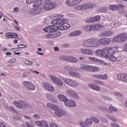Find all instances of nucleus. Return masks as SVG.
<instances>
[{
	"mask_svg": "<svg viewBox=\"0 0 127 127\" xmlns=\"http://www.w3.org/2000/svg\"><path fill=\"white\" fill-rule=\"evenodd\" d=\"M70 25L68 24V23H64L60 25L59 28H60V30H66V29H68Z\"/></svg>",
	"mask_w": 127,
	"mask_h": 127,
	"instance_id": "22",
	"label": "nucleus"
},
{
	"mask_svg": "<svg viewBox=\"0 0 127 127\" xmlns=\"http://www.w3.org/2000/svg\"><path fill=\"white\" fill-rule=\"evenodd\" d=\"M52 0H41L40 3L38 4L37 2L33 3V12L34 14H37L40 13L42 11V7L41 4H43V8L45 10H51L56 7V4L51 2Z\"/></svg>",
	"mask_w": 127,
	"mask_h": 127,
	"instance_id": "2",
	"label": "nucleus"
},
{
	"mask_svg": "<svg viewBox=\"0 0 127 127\" xmlns=\"http://www.w3.org/2000/svg\"><path fill=\"white\" fill-rule=\"evenodd\" d=\"M54 50L55 51H59V48H58V47H56L54 48Z\"/></svg>",
	"mask_w": 127,
	"mask_h": 127,
	"instance_id": "61",
	"label": "nucleus"
},
{
	"mask_svg": "<svg viewBox=\"0 0 127 127\" xmlns=\"http://www.w3.org/2000/svg\"><path fill=\"white\" fill-rule=\"evenodd\" d=\"M24 87L29 90L30 91H33L35 90V86L32 83L29 81H24L23 82Z\"/></svg>",
	"mask_w": 127,
	"mask_h": 127,
	"instance_id": "8",
	"label": "nucleus"
},
{
	"mask_svg": "<svg viewBox=\"0 0 127 127\" xmlns=\"http://www.w3.org/2000/svg\"><path fill=\"white\" fill-rule=\"evenodd\" d=\"M63 81L65 84H67V85H68L71 87H77V86H78V83L73 79L70 78H64Z\"/></svg>",
	"mask_w": 127,
	"mask_h": 127,
	"instance_id": "6",
	"label": "nucleus"
},
{
	"mask_svg": "<svg viewBox=\"0 0 127 127\" xmlns=\"http://www.w3.org/2000/svg\"><path fill=\"white\" fill-rule=\"evenodd\" d=\"M127 40V35L125 33L120 34L113 38V40L117 41V42H124V41H126Z\"/></svg>",
	"mask_w": 127,
	"mask_h": 127,
	"instance_id": "5",
	"label": "nucleus"
},
{
	"mask_svg": "<svg viewBox=\"0 0 127 127\" xmlns=\"http://www.w3.org/2000/svg\"><path fill=\"white\" fill-rule=\"evenodd\" d=\"M5 36L6 37H7V38L14 39V38H17V37H18V35L14 33L7 32L6 33Z\"/></svg>",
	"mask_w": 127,
	"mask_h": 127,
	"instance_id": "21",
	"label": "nucleus"
},
{
	"mask_svg": "<svg viewBox=\"0 0 127 127\" xmlns=\"http://www.w3.org/2000/svg\"><path fill=\"white\" fill-rule=\"evenodd\" d=\"M125 7V5L123 4H120L118 5H110L109 6V8L111 10H117V9H119V8H124Z\"/></svg>",
	"mask_w": 127,
	"mask_h": 127,
	"instance_id": "17",
	"label": "nucleus"
},
{
	"mask_svg": "<svg viewBox=\"0 0 127 127\" xmlns=\"http://www.w3.org/2000/svg\"><path fill=\"white\" fill-rule=\"evenodd\" d=\"M83 0H66V4L69 6H75L77 4L81 3Z\"/></svg>",
	"mask_w": 127,
	"mask_h": 127,
	"instance_id": "9",
	"label": "nucleus"
},
{
	"mask_svg": "<svg viewBox=\"0 0 127 127\" xmlns=\"http://www.w3.org/2000/svg\"><path fill=\"white\" fill-rule=\"evenodd\" d=\"M100 44L102 45H109L111 43V39L110 38H102L100 39Z\"/></svg>",
	"mask_w": 127,
	"mask_h": 127,
	"instance_id": "18",
	"label": "nucleus"
},
{
	"mask_svg": "<svg viewBox=\"0 0 127 127\" xmlns=\"http://www.w3.org/2000/svg\"><path fill=\"white\" fill-rule=\"evenodd\" d=\"M16 49H18L17 48H12L10 49V51H12V52H14L15 51Z\"/></svg>",
	"mask_w": 127,
	"mask_h": 127,
	"instance_id": "63",
	"label": "nucleus"
},
{
	"mask_svg": "<svg viewBox=\"0 0 127 127\" xmlns=\"http://www.w3.org/2000/svg\"><path fill=\"white\" fill-rule=\"evenodd\" d=\"M44 31L46 32H52L51 30V26H49L43 29Z\"/></svg>",
	"mask_w": 127,
	"mask_h": 127,
	"instance_id": "41",
	"label": "nucleus"
},
{
	"mask_svg": "<svg viewBox=\"0 0 127 127\" xmlns=\"http://www.w3.org/2000/svg\"><path fill=\"white\" fill-rule=\"evenodd\" d=\"M8 110H9V111H11V112H13V113H16V111L15 110V109H14L13 108V107H9L8 108Z\"/></svg>",
	"mask_w": 127,
	"mask_h": 127,
	"instance_id": "45",
	"label": "nucleus"
},
{
	"mask_svg": "<svg viewBox=\"0 0 127 127\" xmlns=\"http://www.w3.org/2000/svg\"><path fill=\"white\" fill-rule=\"evenodd\" d=\"M100 20H101V17L95 16L86 20V21L87 23H92V22H97V21H100Z\"/></svg>",
	"mask_w": 127,
	"mask_h": 127,
	"instance_id": "14",
	"label": "nucleus"
},
{
	"mask_svg": "<svg viewBox=\"0 0 127 127\" xmlns=\"http://www.w3.org/2000/svg\"><path fill=\"white\" fill-rule=\"evenodd\" d=\"M80 69H81V70L90 71V65L87 64H81Z\"/></svg>",
	"mask_w": 127,
	"mask_h": 127,
	"instance_id": "35",
	"label": "nucleus"
},
{
	"mask_svg": "<svg viewBox=\"0 0 127 127\" xmlns=\"http://www.w3.org/2000/svg\"><path fill=\"white\" fill-rule=\"evenodd\" d=\"M61 35V32L59 31H55V32H52L46 35L47 38H56L58 36Z\"/></svg>",
	"mask_w": 127,
	"mask_h": 127,
	"instance_id": "7",
	"label": "nucleus"
},
{
	"mask_svg": "<svg viewBox=\"0 0 127 127\" xmlns=\"http://www.w3.org/2000/svg\"><path fill=\"white\" fill-rule=\"evenodd\" d=\"M67 61H68V62H72V63H76V62L78 61V59L74 57L68 56Z\"/></svg>",
	"mask_w": 127,
	"mask_h": 127,
	"instance_id": "31",
	"label": "nucleus"
},
{
	"mask_svg": "<svg viewBox=\"0 0 127 127\" xmlns=\"http://www.w3.org/2000/svg\"><path fill=\"white\" fill-rule=\"evenodd\" d=\"M81 33H82V31H75L69 33L68 35L70 37H72L73 36H78V35H80Z\"/></svg>",
	"mask_w": 127,
	"mask_h": 127,
	"instance_id": "29",
	"label": "nucleus"
},
{
	"mask_svg": "<svg viewBox=\"0 0 127 127\" xmlns=\"http://www.w3.org/2000/svg\"><path fill=\"white\" fill-rule=\"evenodd\" d=\"M51 29L52 32H54L55 31H57V30L59 29V27L56 26V25H54L53 26H51Z\"/></svg>",
	"mask_w": 127,
	"mask_h": 127,
	"instance_id": "38",
	"label": "nucleus"
},
{
	"mask_svg": "<svg viewBox=\"0 0 127 127\" xmlns=\"http://www.w3.org/2000/svg\"><path fill=\"white\" fill-rule=\"evenodd\" d=\"M94 6H95V3H87L76 6L75 7V9L76 10H87V9L93 8Z\"/></svg>",
	"mask_w": 127,
	"mask_h": 127,
	"instance_id": "4",
	"label": "nucleus"
},
{
	"mask_svg": "<svg viewBox=\"0 0 127 127\" xmlns=\"http://www.w3.org/2000/svg\"><path fill=\"white\" fill-rule=\"evenodd\" d=\"M26 3H28V4L32 3L33 2H34V3H35L34 0H26Z\"/></svg>",
	"mask_w": 127,
	"mask_h": 127,
	"instance_id": "48",
	"label": "nucleus"
},
{
	"mask_svg": "<svg viewBox=\"0 0 127 127\" xmlns=\"http://www.w3.org/2000/svg\"><path fill=\"white\" fill-rule=\"evenodd\" d=\"M42 127H49V126H48V124H47V123L44 121V122H43V125H42Z\"/></svg>",
	"mask_w": 127,
	"mask_h": 127,
	"instance_id": "46",
	"label": "nucleus"
},
{
	"mask_svg": "<svg viewBox=\"0 0 127 127\" xmlns=\"http://www.w3.org/2000/svg\"><path fill=\"white\" fill-rule=\"evenodd\" d=\"M114 34V32L112 31H106L105 32H103L102 33V36L109 37L110 36H112L113 34Z\"/></svg>",
	"mask_w": 127,
	"mask_h": 127,
	"instance_id": "25",
	"label": "nucleus"
},
{
	"mask_svg": "<svg viewBox=\"0 0 127 127\" xmlns=\"http://www.w3.org/2000/svg\"><path fill=\"white\" fill-rule=\"evenodd\" d=\"M59 59L60 60H63V61H68V56H60Z\"/></svg>",
	"mask_w": 127,
	"mask_h": 127,
	"instance_id": "39",
	"label": "nucleus"
},
{
	"mask_svg": "<svg viewBox=\"0 0 127 127\" xmlns=\"http://www.w3.org/2000/svg\"><path fill=\"white\" fill-rule=\"evenodd\" d=\"M58 98L60 99L61 101H62V102H64V103L67 101V97L62 94L59 95Z\"/></svg>",
	"mask_w": 127,
	"mask_h": 127,
	"instance_id": "37",
	"label": "nucleus"
},
{
	"mask_svg": "<svg viewBox=\"0 0 127 127\" xmlns=\"http://www.w3.org/2000/svg\"><path fill=\"white\" fill-rule=\"evenodd\" d=\"M67 93L70 96H71V97H73V98H74L75 99H78L79 98V96H78V95L75 92L72 91V90H67Z\"/></svg>",
	"mask_w": 127,
	"mask_h": 127,
	"instance_id": "24",
	"label": "nucleus"
},
{
	"mask_svg": "<svg viewBox=\"0 0 127 127\" xmlns=\"http://www.w3.org/2000/svg\"><path fill=\"white\" fill-rule=\"evenodd\" d=\"M0 127H6V125L4 123L0 122Z\"/></svg>",
	"mask_w": 127,
	"mask_h": 127,
	"instance_id": "50",
	"label": "nucleus"
},
{
	"mask_svg": "<svg viewBox=\"0 0 127 127\" xmlns=\"http://www.w3.org/2000/svg\"><path fill=\"white\" fill-rule=\"evenodd\" d=\"M16 61L15 59H12L9 61V63H14Z\"/></svg>",
	"mask_w": 127,
	"mask_h": 127,
	"instance_id": "52",
	"label": "nucleus"
},
{
	"mask_svg": "<svg viewBox=\"0 0 127 127\" xmlns=\"http://www.w3.org/2000/svg\"><path fill=\"white\" fill-rule=\"evenodd\" d=\"M119 51L116 48L111 47L110 48H105L102 49L96 50L95 54L97 56L101 57H106L111 62H117L118 58L116 56V53Z\"/></svg>",
	"mask_w": 127,
	"mask_h": 127,
	"instance_id": "1",
	"label": "nucleus"
},
{
	"mask_svg": "<svg viewBox=\"0 0 127 127\" xmlns=\"http://www.w3.org/2000/svg\"><path fill=\"white\" fill-rule=\"evenodd\" d=\"M88 59L89 61H92L93 62H97V63H103L104 62V61L93 57H89Z\"/></svg>",
	"mask_w": 127,
	"mask_h": 127,
	"instance_id": "26",
	"label": "nucleus"
},
{
	"mask_svg": "<svg viewBox=\"0 0 127 127\" xmlns=\"http://www.w3.org/2000/svg\"><path fill=\"white\" fill-rule=\"evenodd\" d=\"M84 47L86 48H92L93 47H99L101 45L100 40L96 38H91L86 40L83 43Z\"/></svg>",
	"mask_w": 127,
	"mask_h": 127,
	"instance_id": "3",
	"label": "nucleus"
},
{
	"mask_svg": "<svg viewBox=\"0 0 127 127\" xmlns=\"http://www.w3.org/2000/svg\"><path fill=\"white\" fill-rule=\"evenodd\" d=\"M64 105L67 107H73L76 106V102L72 100H67L65 102Z\"/></svg>",
	"mask_w": 127,
	"mask_h": 127,
	"instance_id": "20",
	"label": "nucleus"
},
{
	"mask_svg": "<svg viewBox=\"0 0 127 127\" xmlns=\"http://www.w3.org/2000/svg\"><path fill=\"white\" fill-rule=\"evenodd\" d=\"M85 122L86 123L82 122L80 123V126L81 127H89V125H92V124H93V121H92V120L90 119H87L85 120Z\"/></svg>",
	"mask_w": 127,
	"mask_h": 127,
	"instance_id": "19",
	"label": "nucleus"
},
{
	"mask_svg": "<svg viewBox=\"0 0 127 127\" xmlns=\"http://www.w3.org/2000/svg\"><path fill=\"white\" fill-rule=\"evenodd\" d=\"M118 110L116 108L113 107L112 105L109 106V110H106V112L108 113H113V112H117Z\"/></svg>",
	"mask_w": 127,
	"mask_h": 127,
	"instance_id": "36",
	"label": "nucleus"
},
{
	"mask_svg": "<svg viewBox=\"0 0 127 127\" xmlns=\"http://www.w3.org/2000/svg\"><path fill=\"white\" fill-rule=\"evenodd\" d=\"M6 55H7V56H11L12 55V53H11V52H7L6 53Z\"/></svg>",
	"mask_w": 127,
	"mask_h": 127,
	"instance_id": "59",
	"label": "nucleus"
},
{
	"mask_svg": "<svg viewBox=\"0 0 127 127\" xmlns=\"http://www.w3.org/2000/svg\"><path fill=\"white\" fill-rule=\"evenodd\" d=\"M93 77H95V78H97V79H102V80H107L108 79V75L107 74H104V75H93Z\"/></svg>",
	"mask_w": 127,
	"mask_h": 127,
	"instance_id": "27",
	"label": "nucleus"
},
{
	"mask_svg": "<svg viewBox=\"0 0 127 127\" xmlns=\"http://www.w3.org/2000/svg\"><path fill=\"white\" fill-rule=\"evenodd\" d=\"M117 78L119 81H122V82H127V73H119L117 75Z\"/></svg>",
	"mask_w": 127,
	"mask_h": 127,
	"instance_id": "12",
	"label": "nucleus"
},
{
	"mask_svg": "<svg viewBox=\"0 0 127 127\" xmlns=\"http://www.w3.org/2000/svg\"><path fill=\"white\" fill-rule=\"evenodd\" d=\"M88 86L90 87V88H91V89H93V90H96V91H100V87H99L98 85L93 84H89Z\"/></svg>",
	"mask_w": 127,
	"mask_h": 127,
	"instance_id": "34",
	"label": "nucleus"
},
{
	"mask_svg": "<svg viewBox=\"0 0 127 127\" xmlns=\"http://www.w3.org/2000/svg\"><path fill=\"white\" fill-rule=\"evenodd\" d=\"M94 30H102L104 28V26L100 24H96L94 25Z\"/></svg>",
	"mask_w": 127,
	"mask_h": 127,
	"instance_id": "30",
	"label": "nucleus"
},
{
	"mask_svg": "<svg viewBox=\"0 0 127 127\" xmlns=\"http://www.w3.org/2000/svg\"><path fill=\"white\" fill-rule=\"evenodd\" d=\"M65 21H66V19L60 18L54 20L52 22V24H53V25H59V24H62V23H65Z\"/></svg>",
	"mask_w": 127,
	"mask_h": 127,
	"instance_id": "13",
	"label": "nucleus"
},
{
	"mask_svg": "<svg viewBox=\"0 0 127 127\" xmlns=\"http://www.w3.org/2000/svg\"><path fill=\"white\" fill-rule=\"evenodd\" d=\"M13 104L18 109H23V108H26L27 107V104L24 101H21L20 103H17L15 101H13Z\"/></svg>",
	"mask_w": 127,
	"mask_h": 127,
	"instance_id": "10",
	"label": "nucleus"
},
{
	"mask_svg": "<svg viewBox=\"0 0 127 127\" xmlns=\"http://www.w3.org/2000/svg\"><path fill=\"white\" fill-rule=\"evenodd\" d=\"M43 86L45 89H46V90H48V91H49L50 92H54V91H55L54 87L50 83H44L43 84Z\"/></svg>",
	"mask_w": 127,
	"mask_h": 127,
	"instance_id": "16",
	"label": "nucleus"
},
{
	"mask_svg": "<svg viewBox=\"0 0 127 127\" xmlns=\"http://www.w3.org/2000/svg\"><path fill=\"white\" fill-rule=\"evenodd\" d=\"M84 29L86 31H92L94 30V25H87L85 27Z\"/></svg>",
	"mask_w": 127,
	"mask_h": 127,
	"instance_id": "33",
	"label": "nucleus"
},
{
	"mask_svg": "<svg viewBox=\"0 0 127 127\" xmlns=\"http://www.w3.org/2000/svg\"><path fill=\"white\" fill-rule=\"evenodd\" d=\"M14 12H18V11H19V9L18 7H15L14 8Z\"/></svg>",
	"mask_w": 127,
	"mask_h": 127,
	"instance_id": "55",
	"label": "nucleus"
},
{
	"mask_svg": "<svg viewBox=\"0 0 127 127\" xmlns=\"http://www.w3.org/2000/svg\"><path fill=\"white\" fill-rule=\"evenodd\" d=\"M115 96H122V94L121 93H118V92H116L115 93Z\"/></svg>",
	"mask_w": 127,
	"mask_h": 127,
	"instance_id": "60",
	"label": "nucleus"
},
{
	"mask_svg": "<svg viewBox=\"0 0 127 127\" xmlns=\"http://www.w3.org/2000/svg\"><path fill=\"white\" fill-rule=\"evenodd\" d=\"M107 11V7H103L101 10V12H106Z\"/></svg>",
	"mask_w": 127,
	"mask_h": 127,
	"instance_id": "54",
	"label": "nucleus"
},
{
	"mask_svg": "<svg viewBox=\"0 0 127 127\" xmlns=\"http://www.w3.org/2000/svg\"><path fill=\"white\" fill-rule=\"evenodd\" d=\"M47 107L48 108H50L51 110H54V111H55V110H57V109H58V106L51 103H48Z\"/></svg>",
	"mask_w": 127,
	"mask_h": 127,
	"instance_id": "32",
	"label": "nucleus"
},
{
	"mask_svg": "<svg viewBox=\"0 0 127 127\" xmlns=\"http://www.w3.org/2000/svg\"><path fill=\"white\" fill-rule=\"evenodd\" d=\"M92 121H93V122H94V123H96V124H98V123H99V120H98V119H97V118H95V117H93V118H92Z\"/></svg>",
	"mask_w": 127,
	"mask_h": 127,
	"instance_id": "47",
	"label": "nucleus"
},
{
	"mask_svg": "<svg viewBox=\"0 0 127 127\" xmlns=\"http://www.w3.org/2000/svg\"><path fill=\"white\" fill-rule=\"evenodd\" d=\"M50 78L51 80H52L54 83L58 85V86H63V82L61 81V80L57 78L56 76L53 75H51Z\"/></svg>",
	"mask_w": 127,
	"mask_h": 127,
	"instance_id": "15",
	"label": "nucleus"
},
{
	"mask_svg": "<svg viewBox=\"0 0 127 127\" xmlns=\"http://www.w3.org/2000/svg\"><path fill=\"white\" fill-rule=\"evenodd\" d=\"M79 59H80V60H81L82 61H84V60H85V57H80Z\"/></svg>",
	"mask_w": 127,
	"mask_h": 127,
	"instance_id": "64",
	"label": "nucleus"
},
{
	"mask_svg": "<svg viewBox=\"0 0 127 127\" xmlns=\"http://www.w3.org/2000/svg\"><path fill=\"white\" fill-rule=\"evenodd\" d=\"M80 51L84 55L92 56L94 54V51L90 49H81Z\"/></svg>",
	"mask_w": 127,
	"mask_h": 127,
	"instance_id": "11",
	"label": "nucleus"
},
{
	"mask_svg": "<svg viewBox=\"0 0 127 127\" xmlns=\"http://www.w3.org/2000/svg\"><path fill=\"white\" fill-rule=\"evenodd\" d=\"M15 28H16V30H17L18 31H20V28L18 27V26H16Z\"/></svg>",
	"mask_w": 127,
	"mask_h": 127,
	"instance_id": "62",
	"label": "nucleus"
},
{
	"mask_svg": "<svg viewBox=\"0 0 127 127\" xmlns=\"http://www.w3.org/2000/svg\"><path fill=\"white\" fill-rule=\"evenodd\" d=\"M101 70V68L97 66L90 65L89 71L90 72H99Z\"/></svg>",
	"mask_w": 127,
	"mask_h": 127,
	"instance_id": "23",
	"label": "nucleus"
},
{
	"mask_svg": "<svg viewBox=\"0 0 127 127\" xmlns=\"http://www.w3.org/2000/svg\"><path fill=\"white\" fill-rule=\"evenodd\" d=\"M69 73L71 76H75V77H78L79 76V73L78 72L70 71Z\"/></svg>",
	"mask_w": 127,
	"mask_h": 127,
	"instance_id": "42",
	"label": "nucleus"
},
{
	"mask_svg": "<svg viewBox=\"0 0 127 127\" xmlns=\"http://www.w3.org/2000/svg\"><path fill=\"white\" fill-rule=\"evenodd\" d=\"M50 126L51 127H58V126L54 123H51Z\"/></svg>",
	"mask_w": 127,
	"mask_h": 127,
	"instance_id": "53",
	"label": "nucleus"
},
{
	"mask_svg": "<svg viewBox=\"0 0 127 127\" xmlns=\"http://www.w3.org/2000/svg\"><path fill=\"white\" fill-rule=\"evenodd\" d=\"M25 64H26V65H32V64H33V62L30 61H26L25 62Z\"/></svg>",
	"mask_w": 127,
	"mask_h": 127,
	"instance_id": "44",
	"label": "nucleus"
},
{
	"mask_svg": "<svg viewBox=\"0 0 127 127\" xmlns=\"http://www.w3.org/2000/svg\"><path fill=\"white\" fill-rule=\"evenodd\" d=\"M26 125L27 127H34L33 126L30 125L28 122L26 123Z\"/></svg>",
	"mask_w": 127,
	"mask_h": 127,
	"instance_id": "56",
	"label": "nucleus"
},
{
	"mask_svg": "<svg viewBox=\"0 0 127 127\" xmlns=\"http://www.w3.org/2000/svg\"><path fill=\"white\" fill-rule=\"evenodd\" d=\"M109 119L111 120V121H113V122H117V120H116L115 118H114V117H109Z\"/></svg>",
	"mask_w": 127,
	"mask_h": 127,
	"instance_id": "57",
	"label": "nucleus"
},
{
	"mask_svg": "<svg viewBox=\"0 0 127 127\" xmlns=\"http://www.w3.org/2000/svg\"><path fill=\"white\" fill-rule=\"evenodd\" d=\"M18 48H26L27 47V46L25 45H18Z\"/></svg>",
	"mask_w": 127,
	"mask_h": 127,
	"instance_id": "49",
	"label": "nucleus"
},
{
	"mask_svg": "<svg viewBox=\"0 0 127 127\" xmlns=\"http://www.w3.org/2000/svg\"><path fill=\"white\" fill-rule=\"evenodd\" d=\"M55 115L57 116L58 117H62L63 115H64V112L63 111H61L59 110V108L58 107V109L57 110H55Z\"/></svg>",
	"mask_w": 127,
	"mask_h": 127,
	"instance_id": "28",
	"label": "nucleus"
},
{
	"mask_svg": "<svg viewBox=\"0 0 127 127\" xmlns=\"http://www.w3.org/2000/svg\"><path fill=\"white\" fill-rule=\"evenodd\" d=\"M64 69L65 70H67L68 71L71 70V71H74V68H71V66H66L64 67Z\"/></svg>",
	"mask_w": 127,
	"mask_h": 127,
	"instance_id": "43",
	"label": "nucleus"
},
{
	"mask_svg": "<svg viewBox=\"0 0 127 127\" xmlns=\"http://www.w3.org/2000/svg\"><path fill=\"white\" fill-rule=\"evenodd\" d=\"M34 119H39V116L37 114H35L33 116Z\"/></svg>",
	"mask_w": 127,
	"mask_h": 127,
	"instance_id": "58",
	"label": "nucleus"
},
{
	"mask_svg": "<svg viewBox=\"0 0 127 127\" xmlns=\"http://www.w3.org/2000/svg\"><path fill=\"white\" fill-rule=\"evenodd\" d=\"M111 127H120V126L118 125L116 123H112Z\"/></svg>",
	"mask_w": 127,
	"mask_h": 127,
	"instance_id": "51",
	"label": "nucleus"
},
{
	"mask_svg": "<svg viewBox=\"0 0 127 127\" xmlns=\"http://www.w3.org/2000/svg\"><path fill=\"white\" fill-rule=\"evenodd\" d=\"M43 123H44V121H36L35 122V124L36 126H37V127H42V125H43Z\"/></svg>",
	"mask_w": 127,
	"mask_h": 127,
	"instance_id": "40",
	"label": "nucleus"
}]
</instances>
